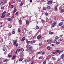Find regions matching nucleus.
I'll list each match as a JSON object with an SVG mask.
<instances>
[{
	"label": "nucleus",
	"instance_id": "nucleus-1",
	"mask_svg": "<svg viewBox=\"0 0 64 64\" xmlns=\"http://www.w3.org/2000/svg\"><path fill=\"white\" fill-rule=\"evenodd\" d=\"M12 42L14 43L13 45L14 46L16 47L18 46V43H17V40H13Z\"/></svg>",
	"mask_w": 64,
	"mask_h": 64
},
{
	"label": "nucleus",
	"instance_id": "nucleus-2",
	"mask_svg": "<svg viewBox=\"0 0 64 64\" xmlns=\"http://www.w3.org/2000/svg\"><path fill=\"white\" fill-rule=\"evenodd\" d=\"M5 4V2L3 0H1L0 1V5L1 6H3Z\"/></svg>",
	"mask_w": 64,
	"mask_h": 64
},
{
	"label": "nucleus",
	"instance_id": "nucleus-3",
	"mask_svg": "<svg viewBox=\"0 0 64 64\" xmlns=\"http://www.w3.org/2000/svg\"><path fill=\"white\" fill-rule=\"evenodd\" d=\"M6 46L4 45L2 46V50L4 51H5V50H6Z\"/></svg>",
	"mask_w": 64,
	"mask_h": 64
},
{
	"label": "nucleus",
	"instance_id": "nucleus-4",
	"mask_svg": "<svg viewBox=\"0 0 64 64\" xmlns=\"http://www.w3.org/2000/svg\"><path fill=\"white\" fill-rule=\"evenodd\" d=\"M6 19L8 21H12V19L11 18H6Z\"/></svg>",
	"mask_w": 64,
	"mask_h": 64
},
{
	"label": "nucleus",
	"instance_id": "nucleus-5",
	"mask_svg": "<svg viewBox=\"0 0 64 64\" xmlns=\"http://www.w3.org/2000/svg\"><path fill=\"white\" fill-rule=\"evenodd\" d=\"M2 16L1 17V18H5V14H4L3 13L2 14Z\"/></svg>",
	"mask_w": 64,
	"mask_h": 64
},
{
	"label": "nucleus",
	"instance_id": "nucleus-6",
	"mask_svg": "<svg viewBox=\"0 0 64 64\" xmlns=\"http://www.w3.org/2000/svg\"><path fill=\"white\" fill-rule=\"evenodd\" d=\"M26 42L28 44H30V43H31V41H28V39H27L26 40Z\"/></svg>",
	"mask_w": 64,
	"mask_h": 64
},
{
	"label": "nucleus",
	"instance_id": "nucleus-7",
	"mask_svg": "<svg viewBox=\"0 0 64 64\" xmlns=\"http://www.w3.org/2000/svg\"><path fill=\"white\" fill-rule=\"evenodd\" d=\"M60 57L62 59L64 58V54H62L60 56Z\"/></svg>",
	"mask_w": 64,
	"mask_h": 64
},
{
	"label": "nucleus",
	"instance_id": "nucleus-8",
	"mask_svg": "<svg viewBox=\"0 0 64 64\" xmlns=\"http://www.w3.org/2000/svg\"><path fill=\"white\" fill-rule=\"evenodd\" d=\"M19 23L20 25H21V24H22V22L21 19H20L19 20Z\"/></svg>",
	"mask_w": 64,
	"mask_h": 64
},
{
	"label": "nucleus",
	"instance_id": "nucleus-9",
	"mask_svg": "<svg viewBox=\"0 0 64 64\" xmlns=\"http://www.w3.org/2000/svg\"><path fill=\"white\" fill-rule=\"evenodd\" d=\"M10 14H12V12H9L7 14V16H9L10 15Z\"/></svg>",
	"mask_w": 64,
	"mask_h": 64
},
{
	"label": "nucleus",
	"instance_id": "nucleus-10",
	"mask_svg": "<svg viewBox=\"0 0 64 64\" xmlns=\"http://www.w3.org/2000/svg\"><path fill=\"white\" fill-rule=\"evenodd\" d=\"M56 52H59V53H61V52H62L64 51V50H63L61 51L60 50H56Z\"/></svg>",
	"mask_w": 64,
	"mask_h": 64
},
{
	"label": "nucleus",
	"instance_id": "nucleus-11",
	"mask_svg": "<svg viewBox=\"0 0 64 64\" xmlns=\"http://www.w3.org/2000/svg\"><path fill=\"white\" fill-rule=\"evenodd\" d=\"M52 3V0H49L47 2L48 4H51Z\"/></svg>",
	"mask_w": 64,
	"mask_h": 64
},
{
	"label": "nucleus",
	"instance_id": "nucleus-12",
	"mask_svg": "<svg viewBox=\"0 0 64 64\" xmlns=\"http://www.w3.org/2000/svg\"><path fill=\"white\" fill-rule=\"evenodd\" d=\"M25 40V37L24 36L23 38L21 40V41H22V42H23V41H24Z\"/></svg>",
	"mask_w": 64,
	"mask_h": 64
},
{
	"label": "nucleus",
	"instance_id": "nucleus-13",
	"mask_svg": "<svg viewBox=\"0 0 64 64\" xmlns=\"http://www.w3.org/2000/svg\"><path fill=\"white\" fill-rule=\"evenodd\" d=\"M26 24L27 25H29V23H30V22L29 21L27 20L26 21Z\"/></svg>",
	"mask_w": 64,
	"mask_h": 64
},
{
	"label": "nucleus",
	"instance_id": "nucleus-14",
	"mask_svg": "<svg viewBox=\"0 0 64 64\" xmlns=\"http://www.w3.org/2000/svg\"><path fill=\"white\" fill-rule=\"evenodd\" d=\"M35 40H33L31 42H30V44H34V43H35Z\"/></svg>",
	"mask_w": 64,
	"mask_h": 64
},
{
	"label": "nucleus",
	"instance_id": "nucleus-15",
	"mask_svg": "<svg viewBox=\"0 0 64 64\" xmlns=\"http://www.w3.org/2000/svg\"><path fill=\"white\" fill-rule=\"evenodd\" d=\"M42 9L43 10H46L47 9V7H44Z\"/></svg>",
	"mask_w": 64,
	"mask_h": 64
},
{
	"label": "nucleus",
	"instance_id": "nucleus-16",
	"mask_svg": "<svg viewBox=\"0 0 64 64\" xmlns=\"http://www.w3.org/2000/svg\"><path fill=\"white\" fill-rule=\"evenodd\" d=\"M62 22H60L58 24V27H59L60 26H61L62 25Z\"/></svg>",
	"mask_w": 64,
	"mask_h": 64
},
{
	"label": "nucleus",
	"instance_id": "nucleus-17",
	"mask_svg": "<svg viewBox=\"0 0 64 64\" xmlns=\"http://www.w3.org/2000/svg\"><path fill=\"white\" fill-rule=\"evenodd\" d=\"M52 60L53 61H55L56 60V58L55 57H53L52 58Z\"/></svg>",
	"mask_w": 64,
	"mask_h": 64
},
{
	"label": "nucleus",
	"instance_id": "nucleus-18",
	"mask_svg": "<svg viewBox=\"0 0 64 64\" xmlns=\"http://www.w3.org/2000/svg\"><path fill=\"white\" fill-rule=\"evenodd\" d=\"M46 48L48 50H50V47L49 46H47V47Z\"/></svg>",
	"mask_w": 64,
	"mask_h": 64
},
{
	"label": "nucleus",
	"instance_id": "nucleus-19",
	"mask_svg": "<svg viewBox=\"0 0 64 64\" xmlns=\"http://www.w3.org/2000/svg\"><path fill=\"white\" fill-rule=\"evenodd\" d=\"M15 58H16V55H15V56H13L12 57V60H14V59H15Z\"/></svg>",
	"mask_w": 64,
	"mask_h": 64
},
{
	"label": "nucleus",
	"instance_id": "nucleus-20",
	"mask_svg": "<svg viewBox=\"0 0 64 64\" xmlns=\"http://www.w3.org/2000/svg\"><path fill=\"white\" fill-rule=\"evenodd\" d=\"M37 39H40L41 38V36L40 35H39L37 37Z\"/></svg>",
	"mask_w": 64,
	"mask_h": 64
},
{
	"label": "nucleus",
	"instance_id": "nucleus-21",
	"mask_svg": "<svg viewBox=\"0 0 64 64\" xmlns=\"http://www.w3.org/2000/svg\"><path fill=\"white\" fill-rule=\"evenodd\" d=\"M9 47H11L10 46H12V44L11 43H9Z\"/></svg>",
	"mask_w": 64,
	"mask_h": 64
},
{
	"label": "nucleus",
	"instance_id": "nucleus-22",
	"mask_svg": "<svg viewBox=\"0 0 64 64\" xmlns=\"http://www.w3.org/2000/svg\"><path fill=\"white\" fill-rule=\"evenodd\" d=\"M12 27V25L11 24L9 26H8V27L9 28H11V27Z\"/></svg>",
	"mask_w": 64,
	"mask_h": 64
},
{
	"label": "nucleus",
	"instance_id": "nucleus-23",
	"mask_svg": "<svg viewBox=\"0 0 64 64\" xmlns=\"http://www.w3.org/2000/svg\"><path fill=\"white\" fill-rule=\"evenodd\" d=\"M8 57H9V58H10V57H12V56L11 55H10L9 54H8Z\"/></svg>",
	"mask_w": 64,
	"mask_h": 64
},
{
	"label": "nucleus",
	"instance_id": "nucleus-24",
	"mask_svg": "<svg viewBox=\"0 0 64 64\" xmlns=\"http://www.w3.org/2000/svg\"><path fill=\"white\" fill-rule=\"evenodd\" d=\"M60 11L61 12H64V9L62 8L60 9Z\"/></svg>",
	"mask_w": 64,
	"mask_h": 64
},
{
	"label": "nucleus",
	"instance_id": "nucleus-25",
	"mask_svg": "<svg viewBox=\"0 0 64 64\" xmlns=\"http://www.w3.org/2000/svg\"><path fill=\"white\" fill-rule=\"evenodd\" d=\"M47 8V9H50L51 7L50 6H48V7H46Z\"/></svg>",
	"mask_w": 64,
	"mask_h": 64
},
{
	"label": "nucleus",
	"instance_id": "nucleus-26",
	"mask_svg": "<svg viewBox=\"0 0 64 64\" xmlns=\"http://www.w3.org/2000/svg\"><path fill=\"white\" fill-rule=\"evenodd\" d=\"M62 40H63V39H62V38H60V39H59L58 40V41L60 42Z\"/></svg>",
	"mask_w": 64,
	"mask_h": 64
},
{
	"label": "nucleus",
	"instance_id": "nucleus-27",
	"mask_svg": "<svg viewBox=\"0 0 64 64\" xmlns=\"http://www.w3.org/2000/svg\"><path fill=\"white\" fill-rule=\"evenodd\" d=\"M12 34H15V30H13L12 32Z\"/></svg>",
	"mask_w": 64,
	"mask_h": 64
},
{
	"label": "nucleus",
	"instance_id": "nucleus-28",
	"mask_svg": "<svg viewBox=\"0 0 64 64\" xmlns=\"http://www.w3.org/2000/svg\"><path fill=\"white\" fill-rule=\"evenodd\" d=\"M49 33L50 34H53V32H49Z\"/></svg>",
	"mask_w": 64,
	"mask_h": 64
},
{
	"label": "nucleus",
	"instance_id": "nucleus-29",
	"mask_svg": "<svg viewBox=\"0 0 64 64\" xmlns=\"http://www.w3.org/2000/svg\"><path fill=\"white\" fill-rule=\"evenodd\" d=\"M1 9L2 10H4V6H2L1 8Z\"/></svg>",
	"mask_w": 64,
	"mask_h": 64
},
{
	"label": "nucleus",
	"instance_id": "nucleus-30",
	"mask_svg": "<svg viewBox=\"0 0 64 64\" xmlns=\"http://www.w3.org/2000/svg\"><path fill=\"white\" fill-rule=\"evenodd\" d=\"M10 18L12 20L14 18V16H12Z\"/></svg>",
	"mask_w": 64,
	"mask_h": 64
},
{
	"label": "nucleus",
	"instance_id": "nucleus-31",
	"mask_svg": "<svg viewBox=\"0 0 64 64\" xmlns=\"http://www.w3.org/2000/svg\"><path fill=\"white\" fill-rule=\"evenodd\" d=\"M55 25H54V24H52V27H55Z\"/></svg>",
	"mask_w": 64,
	"mask_h": 64
},
{
	"label": "nucleus",
	"instance_id": "nucleus-32",
	"mask_svg": "<svg viewBox=\"0 0 64 64\" xmlns=\"http://www.w3.org/2000/svg\"><path fill=\"white\" fill-rule=\"evenodd\" d=\"M24 4L23 3V2H22L20 4V6H22V5H23Z\"/></svg>",
	"mask_w": 64,
	"mask_h": 64
},
{
	"label": "nucleus",
	"instance_id": "nucleus-33",
	"mask_svg": "<svg viewBox=\"0 0 64 64\" xmlns=\"http://www.w3.org/2000/svg\"><path fill=\"white\" fill-rule=\"evenodd\" d=\"M24 62H26V63H27V62H28V61L27 60V59H26L25 60H24Z\"/></svg>",
	"mask_w": 64,
	"mask_h": 64
},
{
	"label": "nucleus",
	"instance_id": "nucleus-34",
	"mask_svg": "<svg viewBox=\"0 0 64 64\" xmlns=\"http://www.w3.org/2000/svg\"><path fill=\"white\" fill-rule=\"evenodd\" d=\"M54 9L55 10H57V6H56L55 7Z\"/></svg>",
	"mask_w": 64,
	"mask_h": 64
},
{
	"label": "nucleus",
	"instance_id": "nucleus-35",
	"mask_svg": "<svg viewBox=\"0 0 64 64\" xmlns=\"http://www.w3.org/2000/svg\"><path fill=\"white\" fill-rule=\"evenodd\" d=\"M3 25V22H0V25Z\"/></svg>",
	"mask_w": 64,
	"mask_h": 64
},
{
	"label": "nucleus",
	"instance_id": "nucleus-36",
	"mask_svg": "<svg viewBox=\"0 0 64 64\" xmlns=\"http://www.w3.org/2000/svg\"><path fill=\"white\" fill-rule=\"evenodd\" d=\"M29 49H30V51L31 52H32V48H31L30 47Z\"/></svg>",
	"mask_w": 64,
	"mask_h": 64
},
{
	"label": "nucleus",
	"instance_id": "nucleus-37",
	"mask_svg": "<svg viewBox=\"0 0 64 64\" xmlns=\"http://www.w3.org/2000/svg\"><path fill=\"white\" fill-rule=\"evenodd\" d=\"M20 49L21 51H22V52H23L24 51V49L23 48H21V49Z\"/></svg>",
	"mask_w": 64,
	"mask_h": 64
},
{
	"label": "nucleus",
	"instance_id": "nucleus-38",
	"mask_svg": "<svg viewBox=\"0 0 64 64\" xmlns=\"http://www.w3.org/2000/svg\"><path fill=\"white\" fill-rule=\"evenodd\" d=\"M54 54H57V53L56 52H53Z\"/></svg>",
	"mask_w": 64,
	"mask_h": 64
},
{
	"label": "nucleus",
	"instance_id": "nucleus-39",
	"mask_svg": "<svg viewBox=\"0 0 64 64\" xmlns=\"http://www.w3.org/2000/svg\"><path fill=\"white\" fill-rule=\"evenodd\" d=\"M45 15L46 16H48V13L47 12H46L45 13Z\"/></svg>",
	"mask_w": 64,
	"mask_h": 64
},
{
	"label": "nucleus",
	"instance_id": "nucleus-40",
	"mask_svg": "<svg viewBox=\"0 0 64 64\" xmlns=\"http://www.w3.org/2000/svg\"><path fill=\"white\" fill-rule=\"evenodd\" d=\"M18 12H16V14L15 15L16 16L18 15Z\"/></svg>",
	"mask_w": 64,
	"mask_h": 64
},
{
	"label": "nucleus",
	"instance_id": "nucleus-41",
	"mask_svg": "<svg viewBox=\"0 0 64 64\" xmlns=\"http://www.w3.org/2000/svg\"><path fill=\"white\" fill-rule=\"evenodd\" d=\"M14 11H16V7H15L14 8Z\"/></svg>",
	"mask_w": 64,
	"mask_h": 64
},
{
	"label": "nucleus",
	"instance_id": "nucleus-42",
	"mask_svg": "<svg viewBox=\"0 0 64 64\" xmlns=\"http://www.w3.org/2000/svg\"><path fill=\"white\" fill-rule=\"evenodd\" d=\"M8 35L10 36H11L12 35V34L10 33L8 34Z\"/></svg>",
	"mask_w": 64,
	"mask_h": 64
},
{
	"label": "nucleus",
	"instance_id": "nucleus-43",
	"mask_svg": "<svg viewBox=\"0 0 64 64\" xmlns=\"http://www.w3.org/2000/svg\"><path fill=\"white\" fill-rule=\"evenodd\" d=\"M35 63V62H34V61H33L30 64H33V63Z\"/></svg>",
	"mask_w": 64,
	"mask_h": 64
},
{
	"label": "nucleus",
	"instance_id": "nucleus-44",
	"mask_svg": "<svg viewBox=\"0 0 64 64\" xmlns=\"http://www.w3.org/2000/svg\"><path fill=\"white\" fill-rule=\"evenodd\" d=\"M57 42V40H55L54 41V43H56Z\"/></svg>",
	"mask_w": 64,
	"mask_h": 64
},
{
	"label": "nucleus",
	"instance_id": "nucleus-45",
	"mask_svg": "<svg viewBox=\"0 0 64 64\" xmlns=\"http://www.w3.org/2000/svg\"><path fill=\"white\" fill-rule=\"evenodd\" d=\"M19 60L20 61H22V60H23V59H22V58H20L19 59Z\"/></svg>",
	"mask_w": 64,
	"mask_h": 64
},
{
	"label": "nucleus",
	"instance_id": "nucleus-46",
	"mask_svg": "<svg viewBox=\"0 0 64 64\" xmlns=\"http://www.w3.org/2000/svg\"><path fill=\"white\" fill-rule=\"evenodd\" d=\"M41 45H42V42H40L39 44V46H41Z\"/></svg>",
	"mask_w": 64,
	"mask_h": 64
},
{
	"label": "nucleus",
	"instance_id": "nucleus-47",
	"mask_svg": "<svg viewBox=\"0 0 64 64\" xmlns=\"http://www.w3.org/2000/svg\"><path fill=\"white\" fill-rule=\"evenodd\" d=\"M30 34H32V31L30 30Z\"/></svg>",
	"mask_w": 64,
	"mask_h": 64
},
{
	"label": "nucleus",
	"instance_id": "nucleus-48",
	"mask_svg": "<svg viewBox=\"0 0 64 64\" xmlns=\"http://www.w3.org/2000/svg\"><path fill=\"white\" fill-rule=\"evenodd\" d=\"M58 38H59L58 36H56V40L58 39Z\"/></svg>",
	"mask_w": 64,
	"mask_h": 64
},
{
	"label": "nucleus",
	"instance_id": "nucleus-49",
	"mask_svg": "<svg viewBox=\"0 0 64 64\" xmlns=\"http://www.w3.org/2000/svg\"><path fill=\"white\" fill-rule=\"evenodd\" d=\"M20 49H17V50H18V52H19L20 51Z\"/></svg>",
	"mask_w": 64,
	"mask_h": 64
},
{
	"label": "nucleus",
	"instance_id": "nucleus-50",
	"mask_svg": "<svg viewBox=\"0 0 64 64\" xmlns=\"http://www.w3.org/2000/svg\"><path fill=\"white\" fill-rule=\"evenodd\" d=\"M18 50H16L15 53L16 54H17V53H18Z\"/></svg>",
	"mask_w": 64,
	"mask_h": 64
},
{
	"label": "nucleus",
	"instance_id": "nucleus-51",
	"mask_svg": "<svg viewBox=\"0 0 64 64\" xmlns=\"http://www.w3.org/2000/svg\"><path fill=\"white\" fill-rule=\"evenodd\" d=\"M27 17V16H23L22 17V18H26Z\"/></svg>",
	"mask_w": 64,
	"mask_h": 64
},
{
	"label": "nucleus",
	"instance_id": "nucleus-52",
	"mask_svg": "<svg viewBox=\"0 0 64 64\" xmlns=\"http://www.w3.org/2000/svg\"><path fill=\"white\" fill-rule=\"evenodd\" d=\"M4 54H5V55H6V54H7V52H4Z\"/></svg>",
	"mask_w": 64,
	"mask_h": 64
},
{
	"label": "nucleus",
	"instance_id": "nucleus-53",
	"mask_svg": "<svg viewBox=\"0 0 64 64\" xmlns=\"http://www.w3.org/2000/svg\"><path fill=\"white\" fill-rule=\"evenodd\" d=\"M18 32H20V31H21V30H20V28H18Z\"/></svg>",
	"mask_w": 64,
	"mask_h": 64
},
{
	"label": "nucleus",
	"instance_id": "nucleus-54",
	"mask_svg": "<svg viewBox=\"0 0 64 64\" xmlns=\"http://www.w3.org/2000/svg\"><path fill=\"white\" fill-rule=\"evenodd\" d=\"M42 22H43V23H44V22H45V20H42Z\"/></svg>",
	"mask_w": 64,
	"mask_h": 64
},
{
	"label": "nucleus",
	"instance_id": "nucleus-55",
	"mask_svg": "<svg viewBox=\"0 0 64 64\" xmlns=\"http://www.w3.org/2000/svg\"><path fill=\"white\" fill-rule=\"evenodd\" d=\"M46 42H48V43H50V41H49V40H47V41H46Z\"/></svg>",
	"mask_w": 64,
	"mask_h": 64
},
{
	"label": "nucleus",
	"instance_id": "nucleus-56",
	"mask_svg": "<svg viewBox=\"0 0 64 64\" xmlns=\"http://www.w3.org/2000/svg\"><path fill=\"white\" fill-rule=\"evenodd\" d=\"M11 8H13L14 7V6H13V5H11Z\"/></svg>",
	"mask_w": 64,
	"mask_h": 64
},
{
	"label": "nucleus",
	"instance_id": "nucleus-57",
	"mask_svg": "<svg viewBox=\"0 0 64 64\" xmlns=\"http://www.w3.org/2000/svg\"><path fill=\"white\" fill-rule=\"evenodd\" d=\"M42 55H44L45 54V52H44L42 53Z\"/></svg>",
	"mask_w": 64,
	"mask_h": 64
},
{
	"label": "nucleus",
	"instance_id": "nucleus-58",
	"mask_svg": "<svg viewBox=\"0 0 64 64\" xmlns=\"http://www.w3.org/2000/svg\"><path fill=\"white\" fill-rule=\"evenodd\" d=\"M38 59L40 60V59H42V57H40L39 58H38Z\"/></svg>",
	"mask_w": 64,
	"mask_h": 64
},
{
	"label": "nucleus",
	"instance_id": "nucleus-59",
	"mask_svg": "<svg viewBox=\"0 0 64 64\" xmlns=\"http://www.w3.org/2000/svg\"><path fill=\"white\" fill-rule=\"evenodd\" d=\"M46 64V62L44 61L43 63V64Z\"/></svg>",
	"mask_w": 64,
	"mask_h": 64
},
{
	"label": "nucleus",
	"instance_id": "nucleus-60",
	"mask_svg": "<svg viewBox=\"0 0 64 64\" xmlns=\"http://www.w3.org/2000/svg\"><path fill=\"white\" fill-rule=\"evenodd\" d=\"M6 38H7V37L4 36V39H5V40H6Z\"/></svg>",
	"mask_w": 64,
	"mask_h": 64
},
{
	"label": "nucleus",
	"instance_id": "nucleus-61",
	"mask_svg": "<svg viewBox=\"0 0 64 64\" xmlns=\"http://www.w3.org/2000/svg\"><path fill=\"white\" fill-rule=\"evenodd\" d=\"M36 29H39V27H38V26H36Z\"/></svg>",
	"mask_w": 64,
	"mask_h": 64
},
{
	"label": "nucleus",
	"instance_id": "nucleus-62",
	"mask_svg": "<svg viewBox=\"0 0 64 64\" xmlns=\"http://www.w3.org/2000/svg\"><path fill=\"white\" fill-rule=\"evenodd\" d=\"M7 60V59H6V60H3V62H5V61H6Z\"/></svg>",
	"mask_w": 64,
	"mask_h": 64
},
{
	"label": "nucleus",
	"instance_id": "nucleus-63",
	"mask_svg": "<svg viewBox=\"0 0 64 64\" xmlns=\"http://www.w3.org/2000/svg\"><path fill=\"white\" fill-rule=\"evenodd\" d=\"M23 53H24L22 52H20V54H22V55L23 54Z\"/></svg>",
	"mask_w": 64,
	"mask_h": 64
},
{
	"label": "nucleus",
	"instance_id": "nucleus-64",
	"mask_svg": "<svg viewBox=\"0 0 64 64\" xmlns=\"http://www.w3.org/2000/svg\"><path fill=\"white\" fill-rule=\"evenodd\" d=\"M63 36V34H61L60 35V37H62V36Z\"/></svg>",
	"mask_w": 64,
	"mask_h": 64
}]
</instances>
